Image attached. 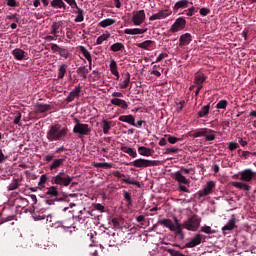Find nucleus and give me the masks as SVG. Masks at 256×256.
I'll use <instances>...</instances> for the list:
<instances>
[{
  "label": "nucleus",
  "instance_id": "obj_1",
  "mask_svg": "<svg viewBox=\"0 0 256 256\" xmlns=\"http://www.w3.org/2000/svg\"><path fill=\"white\" fill-rule=\"evenodd\" d=\"M183 173L185 175H189V173H191V170L182 167L179 171L174 173V179L178 183V191L180 193H191V190H189L191 180L185 177Z\"/></svg>",
  "mask_w": 256,
  "mask_h": 256
},
{
  "label": "nucleus",
  "instance_id": "obj_2",
  "mask_svg": "<svg viewBox=\"0 0 256 256\" xmlns=\"http://www.w3.org/2000/svg\"><path fill=\"white\" fill-rule=\"evenodd\" d=\"M69 133V128L61 126V124L51 125L46 133L48 141H63Z\"/></svg>",
  "mask_w": 256,
  "mask_h": 256
},
{
  "label": "nucleus",
  "instance_id": "obj_3",
  "mask_svg": "<svg viewBox=\"0 0 256 256\" xmlns=\"http://www.w3.org/2000/svg\"><path fill=\"white\" fill-rule=\"evenodd\" d=\"M173 221L171 219L164 218L162 220H159V225H163L164 227H167L170 231L176 232V235H179L180 239H185V234L183 233V225L179 222V219L177 217H173Z\"/></svg>",
  "mask_w": 256,
  "mask_h": 256
},
{
  "label": "nucleus",
  "instance_id": "obj_4",
  "mask_svg": "<svg viewBox=\"0 0 256 256\" xmlns=\"http://www.w3.org/2000/svg\"><path fill=\"white\" fill-rule=\"evenodd\" d=\"M201 227V217L199 215L194 214L188 220L183 222V228L187 229V231H197Z\"/></svg>",
  "mask_w": 256,
  "mask_h": 256
},
{
  "label": "nucleus",
  "instance_id": "obj_5",
  "mask_svg": "<svg viewBox=\"0 0 256 256\" xmlns=\"http://www.w3.org/2000/svg\"><path fill=\"white\" fill-rule=\"evenodd\" d=\"M130 165H133V167H136L138 169L147 168V167H157V165H159V161L139 158L131 162Z\"/></svg>",
  "mask_w": 256,
  "mask_h": 256
},
{
  "label": "nucleus",
  "instance_id": "obj_6",
  "mask_svg": "<svg viewBox=\"0 0 256 256\" xmlns=\"http://www.w3.org/2000/svg\"><path fill=\"white\" fill-rule=\"evenodd\" d=\"M75 126L73 128V133L76 135H91V128H89V124H83L79 121V119L75 118Z\"/></svg>",
  "mask_w": 256,
  "mask_h": 256
},
{
  "label": "nucleus",
  "instance_id": "obj_7",
  "mask_svg": "<svg viewBox=\"0 0 256 256\" xmlns=\"http://www.w3.org/2000/svg\"><path fill=\"white\" fill-rule=\"evenodd\" d=\"M239 175L240 181H243L244 183H251V181L256 180V172L249 168L239 172Z\"/></svg>",
  "mask_w": 256,
  "mask_h": 256
},
{
  "label": "nucleus",
  "instance_id": "obj_8",
  "mask_svg": "<svg viewBox=\"0 0 256 256\" xmlns=\"http://www.w3.org/2000/svg\"><path fill=\"white\" fill-rule=\"evenodd\" d=\"M71 181H73V177L71 176L52 177V183H54L55 185H61L62 187H69V185H71Z\"/></svg>",
  "mask_w": 256,
  "mask_h": 256
},
{
  "label": "nucleus",
  "instance_id": "obj_9",
  "mask_svg": "<svg viewBox=\"0 0 256 256\" xmlns=\"http://www.w3.org/2000/svg\"><path fill=\"white\" fill-rule=\"evenodd\" d=\"M185 25H187V20L184 17H179L175 20L170 28L171 33H177L179 31H183L185 29Z\"/></svg>",
  "mask_w": 256,
  "mask_h": 256
},
{
  "label": "nucleus",
  "instance_id": "obj_10",
  "mask_svg": "<svg viewBox=\"0 0 256 256\" xmlns=\"http://www.w3.org/2000/svg\"><path fill=\"white\" fill-rule=\"evenodd\" d=\"M213 189H215V182L208 181L206 183V187L203 190L198 191V199L207 197V195H211V193H213Z\"/></svg>",
  "mask_w": 256,
  "mask_h": 256
},
{
  "label": "nucleus",
  "instance_id": "obj_11",
  "mask_svg": "<svg viewBox=\"0 0 256 256\" xmlns=\"http://www.w3.org/2000/svg\"><path fill=\"white\" fill-rule=\"evenodd\" d=\"M173 11L170 9L160 10L158 13L153 14L149 17V21H157L161 19H167V17L171 16Z\"/></svg>",
  "mask_w": 256,
  "mask_h": 256
},
{
  "label": "nucleus",
  "instance_id": "obj_12",
  "mask_svg": "<svg viewBox=\"0 0 256 256\" xmlns=\"http://www.w3.org/2000/svg\"><path fill=\"white\" fill-rule=\"evenodd\" d=\"M145 21V10L137 11L132 17V23L136 26L142 25Z\"/></svg>",
  "mask_w": 256,
  "mask_h": 256
},
{
  "label": "nucleus",
  "instance_id": "obj_13",
  "mask_svg": "<svg viewBox=\"0 0 256 256\" xmlns=\"http://www.w3.org/2000/svg\"><path fill=\"white\" fill-rule=\"evenodd\" d=\"M203 240V235L196 234L188 243L185 244L187 249H193V247H197V245H201V241Z\"/></svg>",
  "mask_w": 256,
  "mask_h": 256
},
{
  "label": "nucleus",
  "instance_id": "obj_14",
  "mask_svg": "<svg viewBox=\"0 0 256 256\" xmlns=\"http://www.w3.org/2000/svg\"><path fill=\"white\" fill-rule=\"evenodd\" d=\"M50 7H52V9H59L62 13H65L68 9L67 4H65L63 0L50 1Z\"/></svg>",
  "mask_w": 256,
  "mask_h": 256
},
{
  "label": "nucleus",
  "instance_id": "obj_15",
  "mask_svg": "<svg viewBox=\"0 0 256 256\" xmlns=\"http://www.w3.org/2000/svg\"><path fill=\"white\" fill-rule=\"evenodd\" d=\"M193 41V36L191 33L182 34L179 38V47H187Z\"/></svg>",
  "mask_w": 256,
  "mask_h": 256
},
{
  "label": "nucleus",
  "instance_id": "obj_16",
  "mask_svg": "<svg viewBox=\"0 0 256 256\" xmlns=\"http://www.w3.org/2000/svg\"><path fill=\"white\" fill-rule=\"evenodd\" d=\"M81 95V85L76 86L67 96L66 102L67 103H73L75 101L76 97H79Z\"/></svg>",
  "mask_w": 256,
  "mask_h": 256
},
{
  "label": "nucleus",
  "instance_id": "obj_17",
  "mask_svg": "<svg viewBox=\"0 0 256 256\" xmlns=\"http://www.w3.org/2000/svg\"><path fill=\"white\" fill-rule=\"evenodd\" d=\"M12 55H13L14 59H16V61H23V60L27 59V52H25L21 48H15L12 51Z\"/></svg>",
  "mask_w": 256,
  "mask_h": 256
},
{
  "label": "nucleus",
  "instance_id": "obj_18",
  "mask_svg": "<svg viewBox=\"0 0 256 256\" xmlns=\"http://www.w3.org/2000/svg\"><path fill=\"white\" fill-rule=\"evenodd\" d=\"M137 47L139 49H145L146 51H151L152 49H155V41L146 40L142 43H138Z\"/></svg>",
  "mask_w": 256,
  "mask_h": 256
},
{
  "label": "nucleus",
  "instance_id": "obj_19",
  "mask_svg": "<svg viewBox=\"0 0 256 256\" xmlns=\"http://www.w3.org/2000/svg\"><path fill=\"white\" fill-rule=\"evenodd\" d=\"M110 103H112V105H115L116 107H120V109H129V104H127V101L123 99L114 98L110 100Z\"/></svg>",
  "mask_w": 256,
  "mask_h": 256
},
{
  "label": "nucleus",
  "instance_id": "obj_20",
  "mask_svg": "<svg viewBox=\"0 0 256 256\" xmlns=\"http://www.w3.org/2000/svg\"><path fill=\"white\" fill-rule=\"evenodd\" d=\"M216 131L210 128H205L204 130V137L205 141H215L217 138Z\"/></svg>",
  "mask_w": 256,
  "mask_h": 256
},
{
  "label": "nucleus",
  "instance_id": "obj_21",
  "mask_svg": "<svg viewBox=\"0 0 256 256\" xmlns=\"http://www.w3.org/2000/svg\"><path fill=\"white\" fill-rule=\"evenodd\" d=\"M189 7V0H179L173 7L174 13H177L179 9H187Z\"/></svg>",
  "mask_w": 256,
  "mask_h": 256
},
{
  "label": "nucleus",
  "instance_id": "obj_22",
  "mask_svg": "<svg viewBox=\"0 0 256 256\" xmlns=\"http://www.w3.org/2000/svg\"><path fill=\"white\" fill-rule=\"evenodd\" d=\"M147 30L141 28H126L124 29L125 35H143Z\"/></svg>",
  "mask_w": 256,
  "mask_h": 256
},
{
  "label": "nucleus",
  "instance_id": "obj_23",
  "mask_svg": "<svg viewBox=\"0 0 256 256\" xmlns=\"http://www.w3.org/2000/svg\"><path fill=\"white\" fill-rule=\"evenodd\" d=\"M138 153L139 155H142V157H151L154 153L153 149L145 147V146H140L138 147Z\"/></svg>",
  "mask_w": 256,
  "mask_h": 256
},
{
  "label": "nucleus",
  "instance_id": "obj_24",
  "mask_svg": "<svg viewBox=\"0 0 256 256\" xmlns=\"http://www.w3.org/2000/svg\"><path fill=\"white\" fill-rule=\"evenodd\" d=\"M47 111H51V105L49 104H36L35 105V113H47Z\"/></svg>",
  "mask_w": 256,
  "mask_h": 256
},
{
  "label": "nucleus",
  "instance_id": "obj_25",
  "mask_svg": "<svg viewBox=\"0 0 256 256\" xmlns=\"http://www.w3.org/2000/svg\"><path fill=\"white\" fill-rule=\"evenodd\" d=\"M118 121L122 123H128V125H135V116L134 115H122L119 116Z\"/></svg>",
  "mask_w": 256,
  "mask_h": 256
},
{
  "label": "nucleus",
  "instance_id": "obj_26",
  "mask_svg": "<svg viewBox=\"0 0 256 256\" xmlns=\"http://www.w3.org/2000/svg\"><path fill=\"white\" fill-rule=\"evenodd\" d=\"M64 163H65V158L54 159L50 164L49 169L50 171H55V169H59V167H62Z\"/></svg>",
  "mask_w": 256,
  "mask_h": 256
},
{
  "label": "nucleus",
  "instance_id": "obj_27",
  "mask_svg": "<svg viewBox=\"0 0 256 256\" xmlns=\"http://www.w3.org/2000/svg\"><path fill=\"white\" fill-rule=\"evenodd\" d=\"M233 187L241 189L242 191H251V186L244 182H233Z\"/></svg>",
  "mask_w": 256,
  "mask_h": 256
},
{
  "label": "nucleus",
  "instance_id": "obj_28",
  "mask_svg": "<svg viewBox=\"0 0 256 256\" xmlns=\"http://www.w3.org/2000/svg\"><path fill=\"white\" fill-rule=\"evenodd\" d=\"M80 53H82L83 57H85V59L88 60V63H90V65L93 63L91 52H89V50H87L85 46H80Z\"/></svg>",
  "mask_w": 256,
  "mask_h": 256
},
{
  "label": "nucleus",
  "instance_id": "obj_29",
  "mask_svg": "<svg viewBox=\"0 0 256 256\" xmlns=\"http://www.w3.org/2000/svg\"><path fill=\"white\" fill-rule=\"evenodd\" d=\"M111 125H113V121L102 120V130L104 135H109V131H111Z\"/></svg>",
  "mask_w": 256,
  "mask_h": 256
},
{
  "label": "nucleus",
  "instance_id": "obj_30",
  "mask_svg": "<svg viewBox=\"0 0 256 256\" xmlns=\"http://www.w3.org/2000/svg\"><path fill=\"white\" fill-rule=\"evenodd\" d=\"M77 75L82 77V79H87L89 73V68L87 66H81L76 70Z\"/></svg>",
  "mask_w": 256,
  "mask_h": 256
},
{
  "label": "nucleus",
  "instance_id": "obj_31",
  "mask_svg": "<svg viewBox=\"0 0 256 256\" xmlns=\"http://www.w3.org/2000/svg\"><path fill=\"white\" fill-rule=\"evenodd\" d=\"M59 29H61V22H53L50 28V33L54 35V37H58Z\"/></svg>",
  "mask_w": 256,
  "mask_h": 256
},
{
  "label": "nucleus",
  "instance_id": "obj_32",
  "mask_svg": "<svg viewBox=\"0 0 256 256\" xmlns=\"http://www.w3.org/2000/svg\"><path fill=\"white\" fill-rule=\"evenodd\" d=\"M207 81V76L205 74H196L194 77L195 85L203 86V82Z\"/></svg>",
  "mask_w": 256,
  "mask_h": 256
},
{
  "label": "nucleus",
  "instance_id": "obj_33",
  "mask_svg": "<svg viewBox=\"0 0 256 256\" xmlns=\"http://www.w3.org/2000/svg\"><path fill=\"white\" fill-rule=\"evenodd\" d=\"M123 49H125V44L121 42L114 43L110 46V51H113V53L123 51Z\"/></svg>",
  "mask_w": 256,
  "mask_h": 256
},
{
  "label": "nucleus",
  "instance_id": "obj_34",
  "mask_svg": "<svg viewBox=\"0 0 256 256\" xmlns=\"http://www.w3.org/2000/svg\"><path fill=\"white\" fill-rule=\"evenodd\" d=\"M210 109H211V104L203 106L198 112V117L200 118L207 117V115H209Z\"/></svg>",
  "mask_w": 256,
  "mask_h": 256
},
{
  "label": "nucleus",
  "instance_id": "obj_35",
  "mask_svg": "<svg viewBox=\"0 0 256 256\" xmlns=\"http://www.w3.org/2000/svg\"><path fill=\"white\" fill-rule=\"evenodd\" d=\"M93 167H97V168H100V169H111L113 167V163L94 162Z\"/></svg>",
  "mask_w": 256,
  "mask_h": 256
},
{
  "label": "nucleus",
  "instance_id": "obj_36",
  "mask_svg": "<svg viewBox=\"0 0 256 256\" xmlns=\"http://www.w3.org/2000/svg\"><path fill=\"white\" fill-rule=\"evenodd\" d=\"M115 23H116L115 19L107 18V19L102 20L99 23V25H100V27H103L105 29L106 27H111V25H115Z\"/></svg>",
  "mask_w": 256,
  "mask_h": 256
},
{
  "label": "nucleus",
  "instance_id": "obj_37",
  "mask_svg": "<svg viewBox=\"0 0 256 256\" xmlns=\"http://www.w3.org/2000/svg\"><path fill=\"white\" fill-rule=\"evenodd\" d=\"M67 64H61L58 68V79H63L67 74Z\"/></svg>",
  "mask_w": 256,
  "mask_h": 256
},
{
  "label": "nucleus",
  "instance_id": "obj_38",
  "mask_svg": "<svg viewBox=\"0 0 256 256\" xmlns=\"http://www.w3.org/2000/svg\"><path fill=\"white\" fill-rule=\"evenodd\" d=\"M129 83H131V74L127 72L125 74V78L122 84H119L120 89H127L129 87Z\"/></svg>",
  "mask_w": 256,
  "mask_h": 256
},
{
  "label": "nucleus",
  "instance_id": "obj_39",
  "mask_svg": "<svg viewBox=\"0 0 256 256\" xmlns=\"http://www.w3.org/2000/svg\"><path fill=\"white\" fill-rule=\"evenodd\" d=\"M235 229V218H232L228 221V223L222 228V231H233Z\"/></svg>",
  "mask_w": 256,
  "mask_h": 256
},
{
  "label": "nucleus",
  "instance_id": "obj_40",
  "mask_svg": "<svg viewBox=\"0 0 256 256\" xmlns=\"http://www.w3.org/2000/svg\"><path fill=\"white\" fill-rule=\"evenodd\" d=\"M111 37V33L106 32L102 35H100L97 40H96V45H101L103 43V41H107V39H109Z\"/></svg>",
  "mask_w": 256,
  "mask_h": 256
},
{
  "label": "nucleus",
  "instance_id": "obj_41",
  "mask_svg": "<svg viewBox=\"0 0 256 256\" xmlns=\"http://www.w3.org/2000/svg\"><path fill=\"white\" fill-rule=\"evenodd\" d=\"M46 195H49V197H59V191H57L55 186H51L48 188Z\"/></svg>",
  "mask_w": 256,
  "mask_h": 256
},
{
  "label": "nucleus",
  "instance_id": "obj_42",
  "mask_svg": "<svg viewBox=\"0 0 256 256\" xmlns=\"http://www.w3.org/2000/svg\"><path fill=\"white\" fill-rule=\"evenodd\" d=\"M19 189V179L13 178L12 182L8 185V191H15Z\"/></svg>",
  "mask_w": 256,
  "mask_h": 256
},
{
  "label": "nucleus",
  "instance_id": "obj_43",
  "mask_svg": "<svg viewBox=\"0 0 256 256\" xmlns=\"http://www.w3.org/2000/svg\"><path fill=\"white\" fill-rule=\"evenodd\" d=\"M205 136V128H199L194 131V133L191 135V137H194V139H197L198 137H204Z\"/></svg>",
  "mask_w": 256,
  "mask_h": 256
},
{
  "label": "nucleus",
  "instance_id": "obj_44",
  "mask_svg": "<svg viewBox=\"0 0 256 256\" xmlns=\"http://www.w3.org/2000/svg\"><path fill=\"white\" fill-rule=\"evenodd\" d=\"M121 221H123V219L113 218L112 219L113 229H122L123 227L121 226Z\"/></svg>",
  "mask_w": 256,
  "mask_h": 256
},
{
  "label": "nucleus",
  "instance_id": "obj_45",
  "mask_svg": "<svg viewBox=\"0 0 256 256\" xmlns=\"http://www.w3.org/2000/svg\"><path fill=\"white\" fill-rule=\"evenodd\" d=\"M200 231L202 233H206V235H213L214 233H216L215 230L211 229V226H202L200 228Z\"/></svg>",
  "mask_w": 256,
  "mask_h": 256
},
{
  "label": "nucleus",
  "instance_id": "obj_46",
  "mask_svg": "<svg viewBox=\"0 0 256 256\" xmlns=\"http://www.w3.org/2000/svg\"><path fill=\"white\" fill-rule=\"evenodd\" d=\"M122 181L124 183H126L127 185H135L136 187L141 188V183L139 181L130 180V179H127V178L122 179Z\"/></svg>",
  "mask_w": 256,
  "mask_h": 256
},
{
  "label": "nucleus",
  "instance_id": "obj_47",
  "mask_svg": "<svg viewBox=\"0 0 256 256\" xmlns=\"http://www.w3.org/2000/svg\"><path fill=\"white\" fill-rule=\"evenodd\" d=\"M6 19H8L9 21H15V23H19V21L21 20V17L19 16V14H10L6 16Z\"/></svg>",
  "mask_w": 256,
  "mask_h": 256
},
{
  "label": "nucleus",
  "instance_id": "obj_48",
  "mask_svg": "<svg viewBox=\"0 0 256 256\" xmlns=\"http://www.w3.org/2000/svg\"><path fill=\"white\" fill-rule=\"evenodd\" d=\"M227 105H229L227 100H220L216 105V109H227Z\"/></svg>",
  "mask_w": 256,
  "mask_h": 256
},
{
  "label": "nucleus",
  "instance_id": "obj_49",
  "mask_svg": "<svg viewBox=\"0 0 256 256\" xmlns=\"http://www.w3.org/2000/svg\"><path fill=\"white\" fill-rule=\"evenodd\" d=\"M58 53H59L60 57H64V59H69L70 54H69V51L67 49L60 48Z\"/></svg>",
  "mask_w": 256,
  "mask_h": 256
},
{
  "label": "nucleus",
  "instance_id": "obj_50",
  "mask_svg": "<svg viewBox=\"0 0 256 256\" xmlns=\"http://www.w3.org/2000/svg\"><path fill=\"white\" fill-rule=\"evenodd\" d=\"M123 197H124V200L127 201L128 205H131L133 203V201L131 200V193L124 190Z\"/></svg>",
  "mask_w": 256,
  "mask_h": 256
},
{
  "label": "nucleus",
  "instance_id": "obj_51",
  "mask_svg": "<svg viewBox=\"0 0 256 256\" xmlns=\"http://www.w3.org/2000/svg\"><path fill=\"white\" fill-rule=\"evenodd\" d=\"M228 149L229 151H235V149H239V144L237 142H229Z\"/></svg>",
  "mask_w": 256,
  "mask_h": 256
},
{
  "label": "nucleus",
  "instance_id": "obj_52",
  "mask_svg": "<svg viewBox=\"0 0 256 256\" xmlns=\"http://www.w3.org/2000/svg\"><path fill=\"white\" fill-rule=\"evenodd\" d=\"M211 14V9L209 8H201L200 9V15L202 17H207V15Z\"/></svg>",
  "mask_w": 256,
  "mask_h": 256
},
{
  "label": "nucleus",
  "instance_id": "obj_53",
  "mask_svg": "<svg viewBox=\"0 0 256 256\" xmlns=\"http://www.w3.org/2000/svg\"><path fill=\"white\" fill-rule=\"evenodd\" d=\"M184 14H186L187 17H193V15H195V7L192 6L188 10H185Z\"/></svg>",
  "mask_w": 256,
  "mask_h": 256
},
{
  "label": "nucleus",
  "instance_id": "obj_54",
  "mask_svg": "<svg viewBox=\"0 0 256 256\" xmlns=\"http://www.w3.org/2000/svg\"><path fill=\"white\" fill-rule=\"evenodd\" d=\"M171 153H179V148L177 147L167 148L165 151V155H171Z\"/></svg>",
  "mask_w": 256,
  "mask_h": 256
},
{
  "label": "nucleus",
  "instance_id": "obj_55",
  "mask_svg": "<svg viewBox=\"0 0 256 256\" xmlns=\"http://www.w3.org/2000/svg\"><path fill=\"white\" fill-rule=\"evenodd\" d=\"M93 207L96 211H100V213H105V206H103L102 204L97 203V204H94Z\"/></svg>",
  "mask_w": 256,
  "mask_h": 256
},
{
  "label": "nucleus",
  "instance_id": "obj_56",
  "mask_svg": "<svg viewBox=\"0 0 256 256\" xmlns=\"http://www.w3.org/2000/svg\"><path fill=\"white\" fill-rule=\"evenodd\" d=\"M47 183V175L43 174L38 182L39 187H43Z\"/></svg>",
  "mask_w": 256,
  "mask_h": 256
},
{
  "label": "nucleus",
  "instance_id": "obj_57",
  "mask_svg": "<svg viewBox=\"0 0 256 256\" xmlns=\"http://www.w3.org/2000/svg\"><path fill=\"white\" fill-rule=\"evenodd\" d=\"M21 112H17L14 118V125H19L21 123Z\"/></svg>",
  "mask_w": 256,
  "mask_h": 256
},
{
  "label": "nucleus",
  "instance_id": "obj_58",
  "mask_svg": "<svg viewBox=\"0 0 256 256\" xmlns=\"http://www.w3.org/2000/svg\"><path fill=\"white\" fill-rule=\"evenodd\" d=\"M168 142L171 145H175V143H179V138L175 137V136H169L168 137Z\"/></svg>",
  "mask_w": 256,
  "mask_h": 256
},
{
  "label": "nucleus",
  "instance_id": "obj_59",
  "mask_svg": "<svg viewBox=\"0 0 256 256\" xmlns=\"http://www.w3.org/2000/svg\"><path fill=\"white\" fill-rule=\"evenodd\" d=\"M51 45V51H53V53H59V51L61 50V47L57 44H50Z\"/></svg>",
  "mask_w": 256,
  "mask_h": 256
},
{
  "label": "nucleus",
  "instance_id": "obj_60",
  "mask_svg": "<svg viewBox=\"0 0 256 256\" xmlns=\"http://www.w3.org/2000/svg\"><path fill=\"white\" fill-rule=\"evenodd\" d=\"M112 175H114V177H117L118 179L125 177V174L121 173L119 170L112 171Z\"/></svg>",
  "mask_w": 256,
  "mask_h": 256
},
{
  "label": "nucleus",
  "instance_id": "obj_61",
  "mask_svg": "<svg viewBox=\"0 0 256 256\" xmlns=\"http://www.w3.org/2000/svg\"><path fill=\"white\" fill-rule=\"evenodd\" d=\"M165 57H169V55L167 53L159 54V56L156 59V63H160V61H163V59H165Z\"/></svg>",
  "mask_w": 256,
  "mask_h": 256
},
{
  "label": "nucleus",
  "instance_id": "obj_62",
  "mask_svg": "<svg viewBox=\"0 0 256 256\" xmlns=\"http://www.w3.org/2000/svg\"><path fill=\"white\" fill-rule=\"evenodd\" d=\"M8 7H17V0H6Z\"/></svg>",
  "mask_w": 256,
  "mask_h": 256
},
{
  "label": "nucleus",
  "instance_id": "obj_63",
  "mask_svg": "<svg viewBox=\"0 0 256 256\" xmlns=\"http://www.w3.org/2000/svg\"><path fill=\"white\" fill-rule=\"evenodd\" d=\"M130 157H132L133 159H135V157H137V151L133 150V148H130L128 150V154Z\"/></svg>",
  "mask_w": 256,
  "mask_h": 256
},
{
  "label": "nucleus",
  "instance_id": "obj_64",
  "mask_svg": "<svg viewBox=\"0 0 256 256\" xmlns=\"http://www.w3.org/2000/svg\"><path fill=\"white\" fill-rule=\"evenodd\" d=\"M112 75H114V77H116L117 81H119V71L117 70V68H112L110 69Z\"/></svg>",
  "mask_w": 256,
  "mask_h": 256
}]
</instances>
